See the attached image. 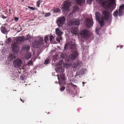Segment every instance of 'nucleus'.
<instances>
[{
  "mask_svg": "<svg viewBox=\"0 0 124 124\" xmlns=\"http://www.w3.org/2000/svg\"><path fill=\"white\" fill-rule=\"evenodd\" d=\"M86 83L85 82V83H84V82H82V83L83 84V86H84V84L85 83Z\"/></svg>",
  "mask_w": 124,
  "mask_h": 124,
  "instance_id": "nucleus-51",
  "label": "nucleus"
},
{
  "mask_svg": "<svg viewBox=\"0 0 124 124\" xmlns=\"http://www.w3.org/2000/svg\"><path fill=\"white\" fill-rule=\"evenodd\" d=\"M23 38L24 39V40H27L30 39V37L29 34H28L26 35L25 37L23 36Z\"/></svg>",
  "mask_w": 124,
  "mask_h": 124,
  "instance_id": "nucleus-25",
  "label": "nucleus"
},
{
  "mask_svg": "<svg viewBox=\"0 0 124 124\" xmlns=\"http://www.w3.org/2000/svg\"><path fill=\"white\" fill-rule=\"evenodd\" d=\"M70 84L73 87H77V85H74L72 83H71Z\"/></svg>",
  "mask_w": 124,
  "mask_h": 124,
  "instance_id": "nucleus-45",
  "label": "nucleus"
},
{
  "mask_svg": "<svg viewBox=\"0 0 124 124\" xmlns=\"http://www.w3.org/2000/svg\"><path fill=\"white\" fill-rule=\"evenodd\" d=\"M124 8V5H122L119 7V8H120V9H121L122 10Z\"/></svg>",
  "mask_w": 124,
  "mask_h": 124,
  "instance_id": "nucleus-43",
  "label": "nucleus"
},
{
  "mask_svg": "<svg viewBox=\"0 0 124 124\" xmlns=\"http://www.w3.org/2000/svg\"><path fill=\"white\" fill-rule=\"evenodd\" d=\"M59 75V74L57 75L59 81L61 83L63 84L65 80V76L64 75L63 73L61 74H60L59 77L58 76Z\"/></svg>",
  "mask_w": 124,
  "mask_h": 124,
  "instance_id": "nucleus-12",
  "label": "nucleus"
},
{
  "mask_svg": "<svg viewBox=\"0 0 124 124\" xmlns=\"http://www.w3.org/2000/svg\"><path fill=\"white\" fill-rule=\"evenodd\" d=\"M61 10L58 8H54L53 9V12L55 13H57L59 12H60Z\"/></svg>",
  "mask_w": 124,
  "mask_h": 124,
  "instance_id": "nucleus-28",
  "label": "nucleus"
},
{
  "mask_svg": "<svg viewBox=\"0 0 124 124\" xmlns=\"http://www.w3.org/2000/svg\"><path fill=\"white\" fill-rule=\"evenodd\" d=\"M31 57V54L30 53L27 52L26 53L25 58L26 59H28L30 58Z\"/></svg>",
  "mask_w": 124,
  "mask_h": 124,
  "instance_id": "nucleus-23",
  "label": "nucleus"
},
{
  "mask_svg": "<svg viewBox=\"0 0 124 124\" xmlns=\"http://www.w3.org/2000/svg\"><path fill=\"white\" fill-rule=\"evenodd\" d=\"M20 100H21V101H22V102H23V103H24V100L23 101V100H22V99H21V98H20Z\"/></svg>",
  "mask_w": 124,
  "mask_h": 124,
  "instance_id": "nucleus-48",
  "label": "nucleus"
},
{
  "mask_svg": "<svg viewBox=\"0 0 124 124\" xmlns=\"http://www.w3.org/2000/svg\"><path fill=\"white\" fill-rule=\"evenodd\" d=\"M123 10L120 9H119L118 12V15L119 16H121L122 14Z\"/></svg>",
  "mask_w": 124,
  "mask_h": 124,
  "instance_id": "nucleus-29",
  "label": "nucleus"
},
{
  "mask_svg": "<svg viewBox=\"0 0 124 124\" xmlns=\"http://www.w3.org/2000/svg\"><path fill=\"white\" fill-rule=\"evenodd\" d=\"M76 2L78 5H80L84 2L83 0H76Z\"/></svg>",
  "mask_w": 124,
  "mask_h": 124,
  "instance_id": "nucleus-26",
  "label": "nucleus"
},
{
  "mask_svg": "<svg viewBox=\"0 0 124 124\" xmlns=\"http://www.w3.org/2000/svg\"><path fill=\"white\" fill-rule=\"evenodd\" d=\"M65 51H64L62 52L61 55V57L62 59H64L65 61H66L65 60L66 59H68V57H67V53Z\"/></svg>",
  "mask_w": 124,
  "mask_h": 124,
  "instance_id": "nucleus-16",
  "label": "nucleus"
},
{
  "mask_svg": "<svg viewBox=\"0 0 124 124\" xmlns=\"http://www.w3.org/2000/svg\"><path fill=\"white\" fill-rule=\"evenodd\" d=\"M73 14V13H70L68 15V17H69L70 16H71V15Z\"/></svg>",
  "mask_w": 124,
  "mask_h": 124,
  "instance_id": "nucleus-47",
  "label": "nucleus"
},
{
  "mask_svg": "<svg viewBox=\"0 0 124 124\" xmlns=\"http://www.w3.org/2000/svg\"><path fill=\"white\" fill-rule=\"evenodd\" d=\"M117 15H118V12L116 10L113 13V15L115 17H116L117 16Z\"/></svg>",
  "mask_w": 124,
  "mask_h": 124,
  "instance_id": "nucleus-30",
  "label": "nucleus"
},
{
  "mask_svg": "<svg viewBox=\"0 0 124 124\" xmlns=\"http://www.w3.org/2000/svg\"><path fill=\"white\" fill-rule=\"evenodd\" d=\"M95 16L96 19L98 21H99L101 18V14L99 13L96 12L95 13Z\"/></svg>",
  "mask_w": 124,
  "mask_h": 124,
  "instance_id": "nucleus-18",
  "label": "nucleus"
},
{
  "mask_svg": "<svg viewBox=\"0 0 124 124\" xmlns=\"http://www.w3.org/2000/svg\"><path fill=\"white\" fill-rule=\"evenodd\" d=\"M93 0H87V1H89L90 2H91Z\"/></svg>",
  "mask_w": 124,
  "mask_h": 124,
  "instance_id": "nucleus-49",
  "label": "nucleus"
},
{
  "mask_svg": "<svg viewBox=\"0 0 124 124\" xmlns=\"http://www.w3.org/2000/svg\"><path fill=\"white\" fill-rule=\"evenodd\" d=\"M62 39V38L61 37V38L60 39L59 37H58V36L56 38V41L59 42H60L61 41H60V40H61Z\"/></svg>",
  "mask_w": 124,
  "mask_h": 124,
  "instance_id": "nucleus-34",
  "label": "nucleus"
},
{
  "mask_svg": "<svg viewBox=\"0 0 124 124\" xmlns=\"http://www.w3.org/2000/svg\"><path fill=\"white\" fill-rule=\"evenodd\" d=\"M11 38H8L6 41V43L8 44H10L11 42Z\"/></svg>",
  "mask_w": 124,
  "mask_h": 124,
  "instance_id": "nucleus-31",
  "label": "nucleus"
},
{
  "mask_svg": "<svg viewBox=\"0 0 124 124\" xmlns=\"http://www.w3.org/2000/svg\"><path fill=\"white\" fill-rule=\"evenodd\" d=\"M67 90V92H68L70 94H72L73 93V92L72 91H71V90Z\"/></svg>",
  "mask_w": 124,
  "mask_h": 124,
  "instance_id": "nucleus-38",
  "label": "nucleus"
},
{
  "mask_svg": "<svg viewBox=\"0 0 124 124\" xmlns=\"http://www.w3.org/2000/svg\"><path fill=\"white\" fill-rule=\"evenodd\" d=\"M80 74V73L79 72H78L76 73V75L75 76V77H76L77 76H79Z\"/></svg>",
  "mask_w": 124,
  "mask_h": 124,
  "instance_id": "nucleus-41",
  "label": "nucleus"
},
{
  "mask_svg": "<svg viewBox=\"0 0 124 124\" xmlns=\"http://www.w3.org/2000/svg\"><path fill=\"white\" fill-rule=\"evenodd\" d=\"M27 64L28 65H32L33 62L31 60H30L28 63Z\"/></svg>",
  "mask_w": 124,
  "mask_h": 124,
  "instance_id": "nucleus-37",
  "label": "nucleus"
},
{
  "mask_svg": "<svg viewBox=\"0 0 124 124\" xmlns=\"http://www.w3.org/2000/svg\"><path fill=\"white\" fill-rule=\"evenodd\" d=\"M1 16H2V17L4 19H6L7 17L3 15H1Z\"/></svg>",
  "mask_w": 124,
  "mask_h": 124,
  "instance_id": "nucleus-44",
  "label": "nucleus"
},
{
  "mask_svg": "<svg viewBox=\"0 0 124 124\" xmlns=\"http://www.w3.org/2000/svg\"><path fill=\"white\" fill-rule=\"evenodd\" d=\"M79 8L78 6L75 5L73 7V12L74 13V12H76L78 11Z\"/></svg>",
  "mask_w": 124,
  "mask_h": 124,
  "instance_id": "nucleus-22",
  "label": "nucleus"
},
{
  "mask_svg": "<svg viewBox=\"0 0 124 124\" xmlns=\"http://www.w3.org/2000/svg\"><path fill=\"white\" fill-rule=\"evenodd\" d=\"M28 8L30 9L31 10H35V8H33L32 7H31L29 6H28Z\"/></svg>",
  "mask_w": 124,
  "mask_h": 124,
  "instance_id": "nucleus-36",
  "label": "nucleus"
},
{
  "mask_svg": "<svg viewBox=\"0 0 124 124\" xmlns=\"http://www.w3.org/2000/svg\"><path fill=\"white\" fill-rule=\"evenodd\" d=\"M49 59L47 58L45 60L44 62V63L45 64H48L49 63Z\"/></svg>",
  "mask_w": 124,
  "mask_h": 124,
  "instance_id": "nucleus-33",
  "label": "nucleus"
},
{
  "mask_svg": "<svg viewBox=\"0 0 124 124\" xmlns=\"http://www.w3.org/2000/svg\"><path fill=\"white\" fill-rule=\"evenodd\" d=\"M53 36L52 35L50 36L49 37V40L50 42H52V41L53 39Z\"/></svg>",
  "mask_w": 124,
  "mask_h": 124,
  "instance_id": "nucleus-39",
  "label": "nucleus"
},
{
  "mask_svg": "<svg viewBox=\"0 0 124 124\" xmlns=\"http://www.w3.org/2000/svg\"><path fill=\"white\" fill-rule=\"evenodd\" d=\"M15 54H11L10 55L9 58L11 60H13V59L16 58V56Z\"/></svg>",
  "mask_w": 124,
  "mask_h": 124,
  "instance_id": "nucleus-24",
  "label": "nucleus"
},
{
  "mask_svg": "<svg viewBox=\"0 0 124 124\" xmlns=\"http://www.w3.org/2000/svg\"><path fill=\"white\" fill-rule=\"evenodd\" d=\"M30 47L28 46H23L22 47V50L24 51H28L30 50Z\"/></svg>",
  "mask_w": 124,
  "mask_h": 124,
  "instance_id": "nucleus-21",
  "label": "nucleus"
},
{
  "mask_svg": "<svg viewBox=\"0 0 124 124\" xmlns=\"http://www.w3.org/2000/svg\"><path fill=\"white\" fill-rule=\"evenodd\" d=\"M65 20V18L64 16H61L57 18L56 23L59 27H62L64 24Z\"/></svg>",
  "mask_w": 124,
  "mask_h": 124,
  "instance_id": "nucleus-6",
  "label": "nucleus"
},
{
  "mask_svg": "<svg viewBox=\"0 0 124 124\" xmlns=\"http://www.w3.org/2000/svg\"><path fill=\"white\" fill-rule=\"evenodd\" d=\"M18 19V17H15V21L16 22H17Z\"/></svg>",
  "mask_w": 124,
  "mask_h": 124,
  "instance_id": "nucleus-46",
  "label": "nucleus"
},
{
  "mask_svg": "<svg viewBox=\"0 0 124 124\" xmlns=\"http://www.w3.org/2000/svg\"><path fill=\"white\" fill-rule=\"evenodd\" d=\"M43 38H39L38 41H36L32 43L33 46L35 48H37L40 46L43 45L44 43L43 42Z\"/></svg>",
  "mask_w": 124,
  "mask_h": 124,
  "instance_id": "nucleus-7",
  "label": "nucleus"
},
{
  "mask_svg": "<svg viewBox=\"0 0 124 124\" xmlns=\"http://www.w3.org/2000/svg\"><path fill=\"white\" fill-rule=\"evenodd\" d=\"M1 32L4 34H6L7 32V30L6 27L2 26L1 28Z\"/></svg>",
  "mask_w": 124,
  "mask_h": 124,
  "instance_id": "nucleus-19",
  "label": "nucleus"
},
{
  "mask_svg": "<svg viewBox=\"0 0 124 124\" xmlns=\"http://www.w3.org/2000/svg\"><path fill=\"white\" fill-rule=\"evenodd\" d=\"M85 23L87 27L90 28L93 26V22L92 19L90 18H88L85 20Z\"/></svg>",
  "mask_w": 124,
  "mask_h": 124,
  "instance_id": "nucleus-11",
  "label": "nucleus"
},
{
  "mask_svg": "<svg viewBox=\"0 0 124 124\" xmlns=\"http://www.w3.org/2000/svg\"><path fill=\"white\" fill-rule=\"evenodd\" d=\"M96 1L104 8L106 9H110L115 0H96Z\"/></svg>",
  "mask_w": 124,
  "mask_h": 124,
  "instance_id": "nucleus-2",
  "label": "nucleus"
},
{
  "mask_svg": "<svg viewBox=\"0 0 124 124\" xmlns=\"http://www.w3.org/2000/svg\"><path fill=\"white\" fill-rule=\"evenodd\" d=\"M123 46H122V45H121V46H120V48H122V47H123Z\"/></svg>",
  "mask_w": 124,
  "mask_h": 124,
  "instance_id": "nucleus-50",
  "label": "nucleus"
},
{
  "mask_svg": "<svg viewBox=\"0 0 124 124\" xmlns=\"http://www.w3.org/2000/svg\"><path fill=\"white\" fill-rule=\"evenodd\" d=\"M12 51L15 54H17L19 50V46L15 42H14L11 44Z\"/></svg>",
  "mask_w": 124,
  "mask_h": 124,
  "instance_id": "nucleus-9",
  "label": "nucleus"
},
{
  "mask_svg": "<svg viewBox=\"0 0 124 124\" xmlns=\"http://www.w3.org/2000/svg\"><path fill=\"white\" fill-rule=\"evenodd\" d=\"M16 91V90H13V91Z\"/></svg>",
  "mask_w": 124,
  "mask_h": 124,
  "instance_id": "nucleus-52",
  "label": "nucleus"
},
{
  "mask_svg": "<svg viewBox=\"0 0 124 124\" xmlns=\"http://www.w3.org/2000/svg\"><path fill=\"white\" fill-rule=\"evenodd\" d=\"M70 23L72 26L70 31L72 33L76 34L78 32V26L80 24V22L78 20H72L70 21Z\"/></svg>",
  "mask_w": 124,
  "mask_h": 124,
  "instance_id": "nucleus-3",
  "label": "nucleus"
},
{
  "mask_svg": "<svg viewBox=\"0 0 124 124\" xmlns=\"http://www.w3.org/2000/svg\"><path fill=\"white\" fill-rule=\"evenodd\" d=\"M80 34L83 38H88L90 35L89 31L86 29L82 30L80 32Z\"/></svg>",
  "mask_w": 124,
  "mask_h": 124,
  "instance_id": "nucleus-8",
  "label": "nucleus"
},
{
  "mask_svg": "<svg viewBox=\"0 0 124 124\" xmlns=\"http://www.w3.org/2000/svg\"><path fill=\"white\" fill-rule=\"evenodd\" d=\"M71 4V2L69 1H64L61 5L62 6L61 8L62 10L64 12L69 11L70 8Z\"/></svg>",
  "mask_w": 124,
  "mask_h": 124,
  "instance_id": "nucleus-4",
  "label": "nucleus"
},
{
  "mask_svg": "<svg viewBox=\"0 0 124 124\" xmlns=\"http://www.w3.org/2000/svg\"><path fill=\"white\" fill-rule=\"evenodd\" d=\"M55 70L57 72L60 73L61 74H63L64 70L61 65L58 66L57 68H55Z\"/></svg>",
  "mask_w": 124,
  "mask_h": 124,
  "instance_id": "nucleus-13",
  "label": "nucleus"
},
{
  "mask_svg": "<svg viewBox=\"0 0 124 124\" xmlns=\"http://www.w3.org/2000/svg\"><path fill=\"white\" fill-rule=\"evenodd\" d=\"M23 36L22 37H18L16 39H15L14 42H15L18 45V43L24 41Z\"/></svg>",
  "mask_w": 124,
  "mask_h": 124,
  "instance_id": "nucleus-14",
  "label": "nucleus"
},
{
  "mask_svg": "<svg viewBox=\"0 0 124 124\" xmlns=\"http://www.w3.org/2000/svg\"><path fill=\"white\" fill-rule=\"evenodd\" d=\"M68 47L71 49L72 52L68 57V59H66L65 60L66 62H70L74 60L78 55V54L76 49V44L74 42H70L69 44H65L64 47L65 49H68Z\"/></svg>",
  "mask_w": 124,
  "mask_h": 124,
  "instance_id": "nucleus-1",
  "label": "nucleus"
},
{
  "mask_svg": "<svg viewBox=\"0 0 124 124\" xmlns=\"http://www.w3.org/2000/svg\"><path fill=\"white\" fill-rule=\"evenodd\" d=\"M25 78V76H21L20 77V79L23 80Z\"/></svg>",
  "mask_w": 124,
  "mask_h": 124,
  "instance_id": "nucleus-40",
  "label": "nucleus"
},
{
  "mask_svg": "<svg viewBox=\"0 0 124 124\" xmlns=\"http://www.w3.org/2000/svg\"><path fill=\"white\" fill-rule=\"evenodd\" d=\"M22 63L21 59L18 58L14 60L13 62V64L15 68H18L20 67Z\"/></svg>",
  "mask_w": 124,
  "mask_h": 124,
  "instance_id": "nucleus-10",
  "label": "nucleus"
},
{
  "mask_svg": "<svg viewBox=\"0 0 124 124\" xmlns=\"http://www.w3.org/2000/svg\"><path fill=\"white\" fill-rule=\"evenodd\" d=\"M41 2L40 0H39L37 1V6L38 7H39V5Z\"/></svg>",
  "mask_w": 124,
  "mask_h": 124,
  "instance_id": "nucleus-35",
  "label": "nucleus"
},
{
  "mask_svg": "<svg viewBox=\"0 0 124 124\" xmlns=\"http://www.w3.org/2000/svg\"><path fill=\"white\" fill-rule=\"evenodd\" d=\"M104 19L102 18L100 20L98 21H99L100 23V26L101 27L103 26L104 25L105 23V22L104 21Z\"/></svg>",
  "mask_w": 124,
  "mask_h": 124,
  "instance_id": "nucleus-20",
  "label": "nucleus"
},
{
  "mask_svg": "<svg viewBox=\"0 0 124 124\" xmlns=\"http://www.w3.org/2000/svg\"><path fill=\"white\" fill-rule=\"evenodd\" d=\"M81 63V62L79 61H77L73 63L72 67L73 68H75L79 66Z\"/></svg>",
  "mask_w": 124,
  "mask_h": 124,
  "instance_id": "nucleus-17",
  "label": "nucleus"
},
{
  "mask_svg": "<svg viewBox=\"0 0 124 124\" xmlns=\"http://www.w3.org/2000/svg\"><path fill=\"white\" fill-rule=\"evenodd\" d=\"M55 32L57 36L59 37L60 39H61V35L63 34V32L59 28H57L55 29Z\"/></svg>",
  "mask_w": 124,
  "mask_h": 124,
  "instance_id": "nucleus-15",
  "label": "nucleus"
},
{
  "mask_svg": "<svg viewBox=\"0 0 124 124\" xmlns=\"http://www.w3.org/2000/svg\"><path fill=\"white\" fill-rule=\"evenodd\" d=\"M44 40L45 42L46 43H48L49 42V38L48 36H46L44 37Z\"/></svg>",
  "mask_w": 124,
  "mask_h": 124,
  "instance_id": "nucleus-27",
  "label": "nucleus"
},
{
  "mask_svg": "<svg viewBox=\"0 0 124 124\" xmlns=\"http://www.w3.org/2000/svg\"><path fill=\"white\" fill-rule=\"evenodd\" d=\"M112 15L111 14L106 11H103L102 14V18L106 21H109L111 19Z\"/></svg>",
  "mask_w": 124,
  "mask_h": 124,
  "instance_id": "nucleus-5",
  "label": "nucleus"
},
{
  "mask_svg": "<svg viewBox=\"0 0 124 124\" xmlns=\"http://www.w3.org/2000/svg\"><path fill=\"white\" fill-rule=\"evenodd\" d=\"M65 89V87H64L63 86L60 89V90L62 91H64Z\"/></svg>",
  "mask_w": 124,
  "mask_h": 124,
  "instance_id": "nucleus-42",
  "label": "nucleus"
},
{
  "mask_svg": "<svg viewBox=\"0 0 124 124\" xmlns=\"http://www.w3.org/2000/svg\"><path fill=\"white\" fill-rule=\"evenodd\" d=\"M51 15V14L50 12H48L45 13L44 15L45 17H46L49 16Z\"/></svg>",
  "mask_w": 124,
  "mask_h": 124,
  "instance_id": "nucleus-32",
  "label": "nucleus"
}]
</instances>
